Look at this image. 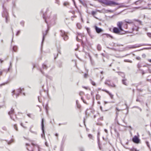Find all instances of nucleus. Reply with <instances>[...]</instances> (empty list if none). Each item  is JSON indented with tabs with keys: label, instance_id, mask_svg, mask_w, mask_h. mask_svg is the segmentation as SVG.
Listing matches in <instances>:
<instances>
[{
	"label": "nucleus",
	"instance_id": "14",
	"mask_svg": "<svg viewBox=\"0 0 151 151\" xmlns=\"http://www.w3.org/2000/svg\"><path fill=\"white\" fill-rule=\"evenodd\" d=\"M94 27L96 32L98 33H99L103 31L102 29L99 28L96 26H95Z\"/></svg>",
	"mask_w": 151,
	"mask_h": 151
},
{
	"label": "nucleus",
	"instance_id": "50",
	"mask_svg": "<svg viewBox=\"0 0 151 151\" xmlns=\"http://www.w3.org/2000/svg\"><path fill=\"white\" fill-rule=\"evenodd\" d=\"M67 123H66H66H62V124L60 123V124H59V126H60L61 125H65V124H67Z\"/></svg>",
	"mask_w": 151,
	"mask_h": 151
},
{
	"label": "nucleus",
	"instance_id": "2",
	"mask_svg": "<svg viewBox=\"0 0 151 151\" xmlns=\"http://www.w3.org/2000/svg\"><path fill=\"white\" fill-rule=\"evenodd\" d=\"M101 2L106 6H114L119 4V3L113 1L109 0H101Z\"/></svg>",
	"mask_w": 151,
	"mask_h": 151
},
{
	"label": "nucleus",
	"instance_id": "4",
	"mask_svg": "<svg viewBox=\"0 0 151 151\" xmlns=\"http://www.w3.org/2000/svg\"><path fill=\"white\" fill-rule=\"evenodd\" d=\"M3 11L2 14V16L3 17L5 18L6 22L7 23L9 20L8 13L6 9L4 7V5L3 6Z\"/></svg>",
	"mask_w": 151,
	"mask_h": 151
},
{
	"label": "nucleus",
	"instance_id": "9",
	"mask_svg": "<svg viewBox=\"0 0 151 151\" xmlns=\"http://www.w3.org/2000/svg\"><path fill=\"white\" fill-rule=\"evenodd\" d=\"M60 35L61 36L63 37L64 40L66 41L68 40V37L67 35V33L64 31L62 30H60Z\"/></svg>",
	"mask_w": 151,
	"mask_h": 151
},
{
	"label": "nucleus",
	"instance_id": "37",
	"mask_svg": "<svg viewBox=\"0 0 151 151\" xmlns=\"http://www.w3.org/2000/svg\"><path fill=\"white\" fill-rule=\"evenodd\" d=\"M104 35H106V36L108 37H111V38H112V37L111 35H109V34H104Z\"/></svg>",
	"mask_w": 151,
	"mask_h": 151
},
{
	"label": "nucleus",
	"instance_id": "35",
	"mask_svg": "<svg viewBox=\"0 0 151 151\" xmlns=\"http://www.w3.org/2000/svg\"><path fill=\"white\" fill-rule=\"evenodd\" d=\"M24 22L23 21H22L20 22V24L21 25H22L23 27H24Z\"/></svg>",
	"mask_w": 151,
	"mask_h": 151
},
{
	"label": "nucleus",
	"instance_id": "19",
	"mask_svg": "<svg viewBox=\"0 0 151 151\" xmlns=\"http://www.w3.org/2000/svg\"><path fill=\"white\" fill-rule=\"evenodd\" d=\"M124 21L126 23H128L129 24H132L133 23L132 21L130 19H125L124 20Z\"/></svg>",
	"mask_w": 151,
	"mask_h": 151
},
{
	"label": "nucleus",
	"instance_id": "5",
	"mask_svg": "<svg viewBox=\"0 0 151 151\" xmlns=\"http://www.w3.org/2000/svg\"><path fill=\"white\" fill-rule=\"evenodd\" d=\"M113 31L114 33L118 35H123L125 33V31L116 27L113 28Z\"/></svg>",
	"mask_w": 151,
	"mask_h": 151
},
{
	"label": "nucleus",
	"instance_id": "47",
	"mask_svg": "<svg viewBox=\"0 0 151 151\" xmlns=\"http://www.w3.org/2000/svg\"><path fill=\"white\" fill-rule=\"evenodd\" d=\"M81 99L82 100L83 102L84 103H85V104H87V103L86 102V101H85L83 99V97H81Z\"/></svg>",
	"mask_w": 151,
	"mask_h": 151
},
{
	"label": "nucleus",
	"instance_id": "62",
	"mask_svg": "<svg viewBox=\"0 0 151 151\" xmlns=\"http://www.w3.org/2000/svg\"><path fill=\"white\" fill-rule=\"evenodd\" d=\"M147 66H148V65L147 64H146V65H143L142 67H147Z\"/></svg>",
	"mask_w": 151,
	"mask_h": 151
},
{
	"label": "nucleus",
	"instance_id": "25",
	"mask_svg": "<svg viewBox=\"0 0 151 151\" xmlns=\"http://www.w3.org/2000/svg\"><path fill=\"white\" fill-rule=\"evenodd\" d=\"M90 81L91 82V84L93 86H96V83H95L93 81H92V80L91 79H90Z\"/></svg>",
	"mask_w": 151,
	"mask_h": 151
},
{
	"label": "nucleus",
	"instance_id": "32",
	"mask_svg": "<svg viewBox=\"0 0 151 151\" xmlns=\"http://www.w3.org/2000/svg\"><path fill=\"white\" fill-rule=\"evenodd\" d=\"M142 66L141 64L140 63H138L137 65V67L139 68V69H140V68Z\"/></svg>",
	"mask_w": 151,
	"mask_h": 151
},
{
	"label": "nucleus",
	"instance_id": "52",
	"mask_svg": "<svg viewBox=\"0 0 151 151\" xmlns=\"http://www.w3.org/2000/svg\"><path fill=\"white\" fill-rule=\"evenodd\" d=\"M55 2L58 4H59V1L58 0H55Z\"/></svg>",
	"mask_w": 151,
	"mask_h": 151
},
{
	"label": "nucleus",
	"instance_id": "64",
	"mask_svg": "<svg viewBox=\"0 0 151 151\" xmlns=\"http://www.w3.org/2000/svg\"><path fill=\"white\" fill-rule=\"evenodd\" d=\"M104 131L105 132H106V133H108V131H107V130L106 129H104Z\"/></svg>",
	"mask_w": 151,
	"mask_h": 151
},
{
	"label": "nucleus",
	"instance_id": "26",
	"mask_svg": "<svg viewBox=\"0 0 151 151\" xmlns=\"http://www.w3.org/2000/svg\"><path fill=\"white\" fill-rule=\"evenodd\" d=\"M96 12L94 11H92L91 12V14L94 17H95V18H96L94 16V15L96 14Z\"/></svg>",
	"mask_w": 151,
	"mask_h": 151
},
{
	"label": "nucleus",
	"instance_id": "30",
	"mask_svg": "<svg viewBox=\"0 0 151 151\" xmlns=\"http://www.w3.org/2000/svg\"><path fill=\"white\" fill-rule=\"evenodd\" d=\"M100 135V133L99 132H98V135H97V139L98 140V145H99V136Z\"/></svg>",
	"mask_w": 151,
	"mask_h": 151
},
{
	"label": "nucleus",
	"instance_id": "55",
	"mask_svg": "<svg viewBox=\"0 0 151 151\" xmlns=\"http://www.w3.org/2000/svg\"><path fill=\"white\" fill-rule=\"evenodd\" d=\"M88 56L90 58V61H91V63L92 64V60H91V56H90V55L89 54H88Z\"/></svg>",
	"mask_w": 151,
	"mask_h": 151
},
{
	"label": "nucleus",
	"instance_id": "20",
	"mask_svg": "<svg viewBox=\"0 0 151 151\" xmlns=\"http://www.w3.org/2000/svg\"><path fill=\"white\" fill-rule=\"evenodd\" d=\"M127 79L126 78H124V79H122V82L123 84L126 85H127Z\"/></svg>",
	"mask_w": 151,
	"mask_h": 151
},
{
	"label": "nucleus",
	"instance_id": "1",
	"mask_svg": "<svg viewBox=\"0 0 151 151\" xmlns=\"http://www.w3.org/2000/svg\"><path fill=\"white\" fill-rule=\"evenodd\" d=\"M49 10L48 8L46 9L45 13H43V10H41V12L43 13L42 17L43 19L45 20V22L47 23V27H48L49 25H53L56 23L57 19V14H54L49 17H46V13Z\"/></svg>",
	"mask_w": 151,
	"mask_h": 151
},
{
	"label": "nucleus",
	"instance_id": "22",
	"mask_svg": "<svg viewBox=\"0 0 151 151\" xmlns=\"http://www.w3.org/2000/svg\"><path fill=\"white\" fill-rule=\"evenodd\" d=\"M17 47L16 46H14L13 47V50L14 52H16L17 50Z\"/></svg>",
	"mask_w": 151,
	"mask_h": 151
},
{
	"label": "nucleus",
	"instance_id": "49",
	"mask_svg": "<svg viewBox=\"0 0 151 151\" xmlns=\"http://www.w3.org/2000/svg\"><path fill=\"white\" fill-rule=\"evenodd\" d=\"M20 32V30H18L17 32V33L16 34V36H18L19 35V33Z\"/></svg>",
	"mask_w": 151,
	"mask_h": 151
},
{
	"label": "nucleus",
	"instance_id": "31",
	"mask_svg": "<svg viewBox=\"0 0 151 151\" xmlns=\"http://www.w3.org/2000/svg\"><path fill=\"white\" fill-rule=\"evenodd\" d=\"M100 98V96L99 95L97 94L96 96V99L97 100L99 99Z\"/></svg>",
	"mask_w": 151,
	"mask_h": 151
},
{
	"label": "nucleus",
	"instance_id": "16",
	"mask_svg": "<svg viewBox=\"0 0 151 151\" xmlns=\"http://www.w3.org/2000/svg\"><path fill=\"white\" fill-rule=\"evenodd\" d=\"M42 68L43 69L46 70L48 68V66L47 65V62L45 61L42 64Z\"/></svg>",
	"mask_w": 151,
	"mask_h": 151
},
{
	"label": "nucleus",
	"instance_id": "63",
	"mask_svg": "<svg viewBox=\"0 0 151 151\" xmlns=\"http://www.w3.org/2000/svg\"><path fill=\"white\" fill-rule=\"evenodd\" d=\"M142 56L143 58H145V57H146V55H145V54H143L142 55Z\"/></svg>",
	"mask_w": 151,
	"mask_h": 151
},
{
	"label": "nucleus",
	"instance_id": "34",
	"mask_svg": "<svg viewBox=\"0 0 151 151\" xmlns=\"http://www.w3.org/2000/svg\"><path fill=\"white\" fill-rule=\"evenodd\" d=\"M139 70L142 71L141 73L142 75H144L145 73L143 70L141 69H139Z\"/></svg>",
	"mask_w": 151,
	"mask_h": 151
},
{
	"label": "nucleus",
	"instance_id": "33",
	"mask_svg": "<svg viewBox=\"0 0 151 151\" xmlns=\"http://www.w3.org/2000/svg\"><path fill=\"white\" fill-rule=\"evenodd\" d=\"M123 27L124 28L127 29V24L126 23H125L124 24H123Z\"/></svg>",
	"mask_w": 151,
	"mask_h": 151
},
{
	"label": "nucleus",
	"instance_id": "24",
	"mask_svg": "<svg viewBox=\"0 0 151 151\" xmlns=\"http://www.w3.org/2000/svg\"><path fill=\"white\" fill-rule=\"evenodd\" d=\"M97 47V49L98 50L100 51L101 50V46L100 45H99V44L98 45Z\"/></svg>",
	"mask_w": 151,
	"mask_h": 151
},
{
	"label": "nucleus",
	"instance_id": "27",
	"mask_svg": "<svg viewBox=\"0 0 151 151\" xmlns=\"http://www.w3.org/2000/svg\"><path fill=\"white\" fill-rule=\"evenodd\" d=\"M130 150L131 151H139V150H138L134 148L130 149Z\"/></svg>",
	"mask_w": 151,
	"mask_h": 151
},
{
	"label": "nucleus",
	"instance_id": "42",
	"mask_svg": "<svg viewBox=\"0 0 151 151\" xmlns=\"http://www.w3.org/2000/svg\"><path fill=\"white\" fill-rule=\"evenodd\" d=\"M88 137L90 138V139H92V136L91 134H88Z\"/></svg>",
	"mask_w": 151,
	"mask_h": 151
},
{
	"label": "nucleus",
	"instance_id": "15",
	"mask_svg": "<svg viewBox=\"0 0 151 151\" xmlns=\"http://www.w3.org/2000/svg\"><path fill=\"white\" fill-rule=\"evenodd\" d=\"M117 26L118 27V28L123 30L122 27V25L123 24V23L122 22H119L117 23Z\"/></svg>",
	"mask_w": 151,
	"mask_h": 151
},
{
	"label": "nucleus",
	"instance_id": "57",
	"mask_svg": "<svg viewBox=\"0 0 151 151\" xmlns=\"http://www.w3.org/2000/svg\"><path fill=\"white\" fill-rule=\"evenodd\" d=\"M136 101L137 102H141L140 101L138 98L136 99Z\"/></svg>",
	"mask_w": 151,
	"mask_h": 151
},
{
	"label": "nucleus",
	"instance_id": "3",
	"mask_svg": "<svg viewBox=\"0 0 151 151\" xmlns=\"http://www.w3.org/2000/svg\"><path fill=\"white\" fill-rule=\"evenodd\" d=\"M84 38H85L86 39V41L87 42L86 37L84 36H83L81 34L78 33V35L76 37V39L77 41L79 42H81V45L83 47L86 45L85 43L83 40Z\"/></svg>",
	"mask_w": 151,
	"mask_h": 151
},
{
	"label": "nucleus",
	"instance_id": "54",
	"mask_svg": "<svg viewBox=\"0 0 151 151\" xmlns=\"http://www.w3.org/2000/svg\"><path fill=\"white\" fill-rule=\"evenodd\" d=\"M111 86V87H116V85L114 84H113L112 85H111V86Z\"/></svg>",
	"mask_w": 151,
	"mask_h": 151
},
{
	"label": "nucleus",
	"instance_id": "43",
	"mask_svg": "<svg viewBox=\"0 0 151 151\" xmlns=\"http://www.w3.org/2000/svg\"><path fill=\"white\" fill-rule=\"evenodd\" d=\"M76 105H77V107L78 108H80L81 107V106L80 105V104L79 103L77 104H76Z\"/></svg>",
	"mask_w": 151,
	"mask_h": 151
},
{
	"label": "nucleus",
	"instance_id": "12",
	"mask_svg": "<svg viewBox=\"0 0 151 151\" xmlns=\"http://www.w3.org/2000/svg\"><path fill=\"white\" fill-rule=\"evenodd\" d=\"M132 141L136 143H139L140 140L138 137L137 136H135L132 139Z\"/></svg>",
	"mask_w": 151,
	"mask_h": 151
},
{
	"label": "nucleus",
	"instance_id": "60",
	"mask_svg": "<svg viewBox=\"0 0 151 151\" xmlns=\"http://www.w3.org/2000/svg\"><path fill=\"white\" fill-rule=\"evenodd\" d=\"M116 110L117 111H120V110L117 107H116Z\"/></svg>",
	"mask_w": 151,
	"mask_h": 151
},
{
	"label": "nucleus",
	"instance_id": "45",
	"mask_svg": "<svg viewBox=\"0 0 151 151\" xmlns=\"http://www.w3.org/2000/svg\"><path fill=\"white\" fill-rule=\"evenodd\" d=\"M124 61L127 62H128L130 63H132V61L130 60H124Z\"/></svg>",
	"mask_w": 151,
	"mask_h": 151
},
{
	"label": "nucleus",
	"instance_id": "17",
	"mask_svg": "<svg viewBox=\"0 0 151 151\" xmlns=\"http://www.w3.org/2000/svg\"><path fill=\"white\" fill-rule=\"evenodd\" d=\"M116 73H117L119 75L121 76L122 78H125V75L123 72L120 71H117L116 72Z\"/></svg>",
	"mask_w": 151,
	"mask_h": 151
},
{
	"label": "nucleus",
	"instance_id": "44",
	"mask_svg": "<svg viewBox=\"0 0 151 151\" xmlns=\"http://www.w3.org/2000/svg\"><path fill=\"white\" fill-rule=\"evenodd\" d=\"M39 70L40 71V72L42 73L43 74V75H44V72L41 69V68H40L39 69Z\"/></svg>",
	"mask_w": 151,
	"mask_h": 151
},
{
	"label": "nucleus",
	"instance_id": "36",
	"mask_svg": "<svg viewBox=\"0 0 151 151\" xmlns=\"http://www.w3.org/2000/svg\"><path fill=\"white\" fill-rule=\"evenodd\" d=\"M105 84H106V85H108V86H111V85L109 84L108 83V82L106 81V80L105 81Z\"/></svg>",
	"mask_w": 151,
	"mask_h": 151
},
{
	"label": "nucleus",
	"instance_id": "38",
	"mask_svg": "<svg viewBox=\"0 0 151 151\" xmlns=\"http://www.w3.org/2000/svg\"><path fill=\"white\" fill-rule=\"evenodd\" d=\"M14 128L16 129V131H18V129L17 127V125L16 124H14Z\"/></svg>",
	"mask_w": 151,
	"mask_h": 151
},
{
	"label": "nucleus",
	"instance_id": "6",
	"mask_svg": "<svg viewBox=\"0 0 151 151\" xmlns=\"http://www.w3.org/2000/svg\"><path fill=\"white\" fill-rule=\"evenodd\" d=\"M134 20L137 22V23H135L134 24V26L132 28V31H138L139 27L138 26H137L136 25H141L142 24V22L138 20L134 19Z\"/></svg>",
	"mask_w": 151,
	"mask_h": 151
},
{
	"label": "nucleus",
	"instance_id": "13",
	"mask_svg": "<svg viewBox=\"0 0 151 151\" xmlns=\"http://www.w3.org/2000/svg\"><path fill=\"white\" fill-rule=\"evenodd\" d=\"M47 28H48L44 32L43 31V32H42L43 37H42V43L44 40L45 37L47 33V31H48V30H49V27H47Z\"/></svg>",
	"mask_w": 151,
	"mask_h": 151
},
{
	"label": "nucleus",
	"instance_id": "8",
	"mask_svg": "<svg viewBox=\"0 0 151 151\" xmlns=\"http://www.w3.org/2000/svg\"><path fill=\"white\" fill-rule=\"evenodd\" d=\"M23 90V88L22 89L21 88L17 89L16 91V93H14L15 91L14 90H13L12 92V96H13L14 94H15L16 95V97L17 98L19 96V94L22 93V90Z\"/></svg>",
	"mask_w": 151,
	"mask_h": 151
},
{
	"label": "nucleus",
	"instance_id": "56",
	"mask_svg": "<svg viewBox=\"0 0 151 151\" xmlns=\"http://www.w3.org/2000/svg\"><path fill=\"white\" fill-rule=\"evenodd\" d=\"M45 144L46 146L48 147V145L47 142H45Z\"/></svg>",
	"mask_w": 151,
	"mask_h": 151
},
{
	"label": "nucleus",
	"instance_id": "18",
	"mask_svg": "<svg viewBox=\"0 0 151 151\" xmlns=\"http://www.w3.org/2000/svg\"><path fill=\"white\" fill-rule=\"evenodd\" d=\"M102 91L106 92L110 96L111 99H113V95L110 93L108 91H107L106 90L103 89Z\"/></svg>",
	"mask_w": 151,
	"mask_h": 151
},
{
	"label": "nucleus",
	"instance_id": "48",
	"mask_svg": "<svg viewBox=\"0 0 151 151\" xmlns=\"http://www.w3.org/2000/svg\"><path fill=\"white\" fill-rule=\"evenodd\" d=\"M88 76V74L86 73H85L84 75V77L85 78H87Z\"/></svg>",
	"mask_w": 151,
	"mask_h": 151
},
{
	"label": "nucleus",
	"instance_id": "59",
	"mask_svg": "<svg viewBox=\"0 0 151 151\" xmlns=\"http://www.w3.org/2000/svg\"><path fill=\"white\" fill-rule=\"evenodd\" d=\"M148 71L150 73H151V70L149 68H148Z\"/></svg>",
	"mask_w": 151,
	"mask_h": 151
},
{
	"label": "nucleus",
	"instance_id": "58",
	"mask_svg": "<svg viewBox=\"0 0 151 151\" xmlns=\"http://www.w3.org/2000/svg\"><path fill=\"white\" fill-rule=\"evenodd\" d=\"M2 129L4 130H6V128L5 127H3Z\"/></svg>",
	"mask_w": 151,
	"mask_h": 151
},
{
	"label": "nucleus",
	"instance_id": "7",
	"mask_svg": "<svg viewBox=\"0 0 151 151\" xmlns=\"http://www.w3.org/2000/svg\"><path fill=\"white\" fill-rule=\"evenodd\" d=\"M8 114L10 116V118L13 120L15 121V118H17L16 115L14 114V110L12 108L11 109L10 111L8 112Z\"/></svg>",
	"mask_w": 151,
	"mask_h": 151
},
{
	"label": "nucleus",
	"instance_id": "23",
	"mask_svg": "<svg viewBox=\"0 0 151 151\" xmlns=\"http://www.w3.org/2000/svg\"><path fill=\"white\" fill-rule=\"evenodd\" d=\"M45 76L47 78H49L51 80H52V77L51 76H50L47 74H46L45 75Z\"/></svg>",
	"mask_w": 151,
	"mask_h": 151
},
{
	"label": "nucleus",
	"instance_id": "46",
	"mask_svg": "<svg viewBox=\"0 0 151 151\" xmlns=\"http://www.w3.org/2000/svg\"><path fill=\"white\" fill-rule=\"evenodd\" d=\"M7 83V82H6V83H3L2 84H1L0 85V87H1L3 85H5V84H6Z\"/></svg>",
	"mask_w": 151,
	"mask_h": 151
},
{
	"label": "nucleus",
	"instance_id": "41",
	"mask_svg": "<svg viewBox=\"0 0 151 151\" xmlns=\"http://www.w3.org/2000/svg\"><path fill=\"white\" fill-rule=\"evenodd\" d=\"M69 4V3L67 2H65L63 4V5L64 6H66L67 5H68Z\"/></svg>",
	"mask_w": 151,
	"mask_h": 151
},
{
	"label": "nucleus",
	"instance_id": "51",
	"mask_svg": "<svg viewBox=\"0 0 151 151\" xmlns=\"http://www.w3.org/2000/svg\"><path fill=\"white\" fill-rule=\"evenodd\" d=\"M136 59L138 60H140L141 59V58L139 57H137L136 58Z\"/></svg>",
	"mask_w": 151,
	"mask_h": 151
},
{
	"label": "nucleus",
	"instance_id": "61",
	"mask_svg": "<svg viewBox=\"0 0 151 151\" xmlns=\"http://www.w3.org/2000/svg\"><path fill=\"white\" fill-rule=\"evenodd\" d=\"M40 96H38V100H39V101L40 102H41V101L40 99Z\"/></svg>",
	"mask_w": 151,
	"mask_h": 151
},
{
	"label": "nucleus",
	"instance_id": "21",
	"mask_svg": "<svg viewBox=\"0 0 151 151\" xmlns=\"http://www.w3.org/2000/svg\"><path fill=\"white\" fill-rule=\"evenodd\" d=\"M142 1V0H139L136 1L135 3L136 5H139L141 4Z\"/></svg>",
	"mask_w": 151,
	"mask_h": 151
},
{
	"label": "nucleus",
	"instance_id": "11",
	"mask_svg": "<svg viewBox=\"0 0 151 151\" xmlns=\"http://www.w3.org/2000/svg\"><path fill=\"white\" fill-rule=\"evenodd\" d=\"M44 124L43 123V119H42V120L41 122V128L42 130V134H41V136L42 138L44 137L45 138V132L44 130Z\"/></svg>",
	"mask_w": 151,
	"mask_h": 151
},
{
	"label": "nucleus",
	"instance_id": "28",
	"mask_svg": "<svg viewBox=\"0 0 151 151\" xmlns=\"http://www.w3.org/2000/svg\"><path fill=\"white\" fill-rule=\"evenodd\" d=\"M77 27L79 29H81V25L79 23H77Z\"/></svg>",
	"mask_w": 151,
	"mask_h": 151
},
{
	"label": "nucleus",
	"instance_id": "10",
	"mask_svg": "<svg viewBox=\"0 0 151 151\" xmlns=\"http://www.w3.org/2000/svg\"><path fill=\"white\" fill-rule=\"evenodd\" d=\"M145 45L144 44H135L134 45H129L128 46V47L129 49L134 48L136 47H139L142 46H144Z\"/></svg>",
	"mask_w": 151,
	"mask_h": 151
},
{
	"label": "nucleus",
	"instance_id": "39",
	"mask_svg": "<svg viewBox=\"0 0 151 151\" xmlns=\"http://www.w3.org/2000/svg\"><path fill=\"white\" fill-rule=\"evenodd\" d=\"M147 35L150 38H151V33L148 32L147 33Z\"/></svg>",
	"mask_w": 151,
	"mask_h": 151
},
{
	"label": "nucleus",
	"instance_id": "40",
	"mask_svg": "<svg viewBox=\"0 0 151 151\" xmlns=\"http://www.w3.org/2000/svg\"><path fill=\"white\" fill-rule=\"evenodd\" d=\"M146 143L148 148H150V145H149V143L148 141H146Z\"/></svg>",
	"mask_w": 151,
	"mask_h": 151
},
{
	"label": "nucleus",
	"instance_id": "53",
	"mask_svg": "<svg viewBox=\"0 0 151 151\" xmlns=\"http://www.w3.org/2000/svg\"><path fill=\"white\" fill-rule=\"evenodd\" d=\"M33 126H31V127H30V129H29V131L33 133L34 132H32L31 130V129L32 127Z\"/></svg>",
	"mask_w": 151,
	"mask_h": 151
},
{
	"label": "nucleus",
	"instance_id": "29",
	"mask_svg": "<svg viewBox=\"0 0 151 151\" xmlns=\"http://www.w3.org/2000/svg\"><path fill=\"white\" fill-rule=\"evenodd\" d=\"M13 142H14V140L13 139H12L10 141H9L7 142V143L8 145H9L11 144Z\"/></svg>",
	"mask_w": 151,
	"mask_h": 151
}]
</instances>
